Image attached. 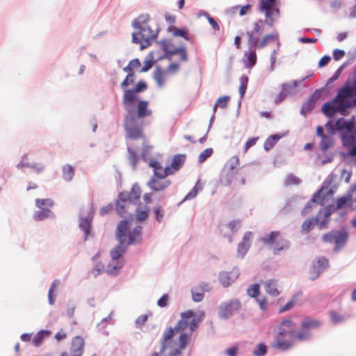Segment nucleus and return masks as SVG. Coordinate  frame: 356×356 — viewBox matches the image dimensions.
Wrapping results in <instances>:
<instances>
[{
	"instance_id": "9d476101",
	"label": "nucleus",
	"mask_w": 356,
	"mask_h": 356,
	"mask_svg": "<svg viewBox=\"0 0 356 356\" xmlns=\"http://www.w3.org/2000/svg\"><path fill=\"white\" fill-rule=\"evenodd\" d=\"M330 266L329 259L325 256H319L312 262L309 270L310 280H316Z\"/></svg>"
},
{
	"instance_id": "69168bd1",
	"label": "nucleus",
	"mask_w": 356,
	"mask_h": 356,
	"mask_svg": "<svg viewBox=\"0 0 356 356\" xmlns=\"http://www.w3.org/2000/svg\"><path fill=\"white\" fill-rule=\"evenodd\" d=\"M104 270V265L102 261H98L95 264V266L90 270L89 274L94 275L95 277H97Z\"/></svg>"
},
{
	"instance_id": "864d4df0",
	"label": "nucleus",
	"mask_w": 356,
	"mask_h": 356,
	"mask_svg": "<svg viewBox=\"0 0 356 356\" xmlns=\"http://www.w3.org/2000/svg\"><path fill=\"white\" fill-rule=\"evenodd\" d=\"M127 152L129 153V159L130 161L132 168L133 170H136L137 163L139 160V156L131 147H127Z\"/></svg>"
},
{
	"instance_id": "4468645a",
	"label": "nucleus",
	"mask_w": 356,
	"mask_h": 356,
	"mask_svg": "<svg viewBox=\"0 0 356 356\" xmlns=\"http://www.w3.org/2000/svg\"><path fill=\"white\" fill-rule=\"evenodd\" d=\"M152 41L148 35H146L145 31H143V34L136 32L131 33V42L140 44V50L141 51L150 47L152 44Z\"/></svg>"
},
{
	"instance_id": "b1692460",
	"label": "nucleus",
	"mask_w": 356,
	"mask_h": 356,
	"mask_svg": "<svg viewBox=\"0 0 356 356\" xmlns=\"http://www.w3.org/2000/svg\"><path fill=\"white\" fill-rule=\"evenodd\" d=\"M128 248L124 244L123 241H118L110 252V256L113 261L118 262L119 259L127 252Z\"/></svg>"
},
{
	"instance_id": "f3484780",
	"label": "nucleus",
	"mask_w": 356,
	"mask_h": 356,
	"mask_svg": "<svg viewBox=\"0 0 356 356\" xmlns=\"http://www.w3.org/2000/svg\"><path fill=\"white\" fill-rule=\"evenodd\" d=\"M289 133V131H286L282 133H277L270 135L264 141V149L266 152L270 151L276 143L282 138L286 136Z\"/></svg>"
},
{
	"instance_id": "49530a36",
	"label": "nucleus",
	"mask_w": 356,
	"mask_h": 356,
	"mask_svg": "<svg viewBox=\"0 0 356 356\" xmlns=\"http://www.w3.org/2000/svg\"><path fill=\"white\" fill-rule=\"evenodd\" d=\"M268 351V346L264 342H260L254 347L252 355L254 356H265Z\"/></svg>"
},
{
	"instance_id": "052dcab7",
	"label": "nucleus",
	"mask_w": 356,
	"mask_h": 356,
	"mask_svg": "<svg viewBox=\"0 0 356 356\" xmlns=\"http://www.w3.org/2000/svg\"><path fill=\"white\" fill-rule=\"evenodd\" d=\"M247 294L253 298H257L260 295V285L258 283L251 284L247 289Z\"/></svg>"
},
{
	"instance_id": "412c9836",
	"label": "nucleus",
	"mask_w": 356,
	"mask_h": 356,
	"mask_svg": "<svg viewBox=\"0 0 356 356\" xmlns=\"http://www.w3.org/2000/svg\"><path fill=\"white\" fill-rule=\"evenodd\" d=\"M186 159V155L185 154H177L172 156L171 163L166 166L169 167L170 170H172L174 174L182 168L185 163Z\"/></svg>"
},
{
	"instance_id": "6e6d98bb",
	"label": "nucleus",
	"mask_w": 356,
	"mask_h": 356,
	"mask_svg": "<svg viewBox=\"0 0 356 356\" xmlns=\"http://www.w3.org/2000/svg\"><path fill=\"white\" fill-rule=\"evenodd\" d=\"M35 206L39 208H51L54 206V201L51 198H45V199H36L35 200Z\"/></svg>"
},
{
	"instance_id": "dca6fc26",
	"label": "nucleus",
	"mask_w": 356,
	"mask_h": 356,
	"mask_svg": "<svg viewBox=\"0 0 356 356\" xmlns=\"http://www.w3.org/2000/svg\"><path fill=\"white\" fill-rule=\"evenodd\" d=\"M323 209H321L318 212V214L312 218H307L301 225L302 234H307L311 232L315 225L319 227L320 216H321Z\"/></svg>"
},
{
	"instance_id": "4be33fe9",
	"label": "nucleus",
	"mask_w": 356,
	"mask_h": 356,
	"mask_svg": "<svg viewBox=\"0 0 356 356\" xmlns=\"http://www.w3.org/2000/svg\"><path fill=\"white\" fill-rule=\"evenodd\" d=\"M249 78L247 75L243 74L240 77V86L238 88V92L240 95V99L238 102L237 104V110H236V115L238 116L240 113V108L241 106V99L244 97L247 88H248V83Z\"/></svg>"
},
{
	"instance_id": "3c124183",
	"label": "nucleus",
	"mask_w": 356,
	"mask_h": 356,
	"mask_svg": "<svg viewBox=\"0 0 356 356\" xmlns=\"http://www.w3.org/2000/svg\"><path fill=\"white\" fill-rule=\"evenodd\" d=\"M329 316L331 323L334 325L339 324L345 321V317L335 310H331L329 312Z\"/></svg>"
},
{
	"instance_id": "bb28decb",
	"label": "nucleus",
	"mask_w": 356,
	"mask_h": 356,
	"mask_svg": "<svg viewBox=\"0 0 356 356\" xmlns=\"http://www.w3.org/2000/svg\"><path fill=\"white\" fill-rule=\"evenodd\" d=\"M149 21V15L148 14H140L132 21L131 26L134 29L138 30L137 33L143 34V31H145L143 26Z\"/></svg>"
},
{
	"instance_id": "09e8293b",
	"label": "nucleus",
	"mask_w": 356,
	"mask_h": 356,
	"mask_svg": "<svg viewBox=\"0 0 356 356\" xmlns=\"http://www.w3.org/2000/svg\"><path fill=\"white\" fill-rule=\"evenodd\" d=\"M278 38V33H268L265 35L261 40L260 42L258 44V49H261L266 47L268 43L271 40H275V39Z\"/></svg>"
},
{
	"instance_id": "c756f323",
	"label": "nucleus",
	"mask_w": 356,
	"mask_h": 356,
	"mask_svg": "<svg viewBox=\"0 0 356 356\" xmlns=\"http://www.w3.org/2000/svg\"><path fill=\"white\" fill-rule=\"evenodd\" d=\"M236 172L237 171H230L223 168L220 175V183L224 186H230Z\"/></svg>"
},
{
	"instance_id": "c9c22d12",
	"label": "nucleus",
	"mask_w": 356,
	"mask_h": 356,
	"mask_svg": "<svg viewBox=\"0 0 356 356\" xmlns=\"http://www.w3.org/2000/svg\"><path fill=\"white\" fill-rule=\"evenodd\" d=\"M280 234V233L279 231H271L268 234H266L262 236L260 240L265 245H273L278 239Z\"/></svg>"
},
{
	"instance_id": "4c0bfd02",
	"label": "nucleus",
	"mask_w": 356,
	"mask_h": 356,
	"mask_svg": "<svg viewBox=\"0 0 356 356\" xmlns=\"http://www.w3.org/2000/svg\"><path fill=\"white\" fill-rule=\"evenodd\" d=\"M141 193L142 191L139 184L137 182L134 183L132 185L131 191L129 192V193H131V195H133L132 201L134 205H136L140 203V199L141 197Z\"/></svg>"
},
{
	"instance_id": "7ed1b4c3",
	"label": "nucleus",
	"mask_w": 356,
	"mask_h": 356,
	"mask_svg": "<svg viewBox=\"0 0 356 356\" xmlns=\"http://www.w3.org/2000/svg\"><path fill=\"white\" fill-rule=\"evenodd\" d=\"M204 316V312H202L199 315L192 309L184 312L181 313V319L178 321L174 327V330L177 332L181 333L184 332V330L188 327L191 332H193L198 328Z\"/></svg>"
},
{
	"instance_id": "a18cd8bd",
	"label": "nucleus",
	"mask_w": 356,
	"mask_h": 356,
	"mask_svg": "<svg viewBox=\"0 0 356 356\" xmlns=\"http://www.w3.org/2000/svg\"><path fill=\"white\" fill-rule=\"evenodd\" d=\"M74 175V167L67 164L63 167V178L66 181H70Z\"/></svg>"
},
{
	"instance_id": "72a5a7b5",
	"label": "nucleus",
	"mask_w": 356,
	"mask_h": 356,
	"mask_svg": "<svg viewBox=\"0 0 356 356\" xmlns=\"http://www.w3.org/2000/svg\"><path fill=\"white\" fill-rule=\"evenodd\" d=\"M298 198V195H293L288 198L285 204L280 209L278 213L280 215H286L291 213L294 209L293 203L295 202Z\"/></svg>"
},
{
	"instance_id": "774afa93",
	"label": "nucleus",
	"mask_w": 356,
	"mask_h": 356,
	"mask_svg": "<svg viewBox=\"0 0 356 356\" xmlns=\"http://www.w3.org/2000/svg\"><path fill=\"white\" fill-rule=\"evenodd\" d=\"M76 307V302L73 300H69L66 304L67 316L71 318L74 316V310Z\"/></svg>"
},
{
	"instance_id": "7c9ffc66",
	"label": "nucleus",
	"mask_w": 356,
	"mask_h": 356,
	"mask_svg": "<svg viewBox=\"0 0 356 356\" xmlns=\"http://www.w3.org/2000/svg\"><path fill=\"white\" fill-rule=\"evenodd\" d=\"M291 241L288 239L280 238L277 239L272 248L273 254H278L280 251L289 250L291 248Z\"/></svg>"
},
{
	"instance_id": "ddd939ff",
	"label": "nucleus",
	"mask_w": 356,
	"mask_h": 356,
	"mask_svg": "<svg viewBox=\"0 0 356 356\" xmlns=\"http://www.w3.org/2000/svg\"><path fill=\"white\" fill-rule=\"evenodd\" d=\"M348 121L343 117L337 119V120H330L327 121L325 125L327 131L330 135H334L338 131L343 129L347 124Z\"/></svg>"
},
{
	"instance_id": "a211bd4d",
	"label": "nucleus",
	"mask_w": 356,
	"mask_h": 356,
	"mask_svg": "<svg viewBox=\"0 0 356 356\" xmlns=\"http://www.w3.org/2000/svg\"><path fill=\"white\" fill-rule=\"evenodd\" d=\"M242 62L247 69L252 68L257 62V56L255 49H248L244 52Z\"/></svg>"
},
{
	"instance_id": "f704fd0d",
	"label": "nucleus",
	"mask_w": 356,
	"mask_h": 356,
	"mask_svg": "<svg viewBox=\"0 0 356 356\" xmlns=\"http://www.w3.org/2000/svg\"><path fill=\"white\" fill-rule=\"evenodd\" d=\"M51 334V331L48 330H40L33 337L32 340L33 344L35 347H39L43 342L45 338L48 337Z\"/></svg>"
},
{
	"instance_id": "c85d7f7f",
	"label": "nucleus",
	"mask_w": 356,
	"mask_h": 356,
	"mask_svg": "<svg viewBox=\"0 0 356 356\" xmlns=\"http://www.w3.org/2000/svg\"><path fill=\"white\" fill-rule=\"evenodd\" d=\"M156 42L161 46V49L164 52L166 60H171L173 56L171 47H174L172 41L169 39L164 38Z\"/></svg>"
},
{
	"instance_id": "0e129e2a",
	"label": "nucleus",
	"mask_w": 356,
	"mask_h": 356,
	"mask_svg": "<svg viewBox=\"0 0 356 356\" xmlns=\"http://www.w3.org/2000/svg\"><path fill=\"white\" fill-rule=\"evenodd\" d=\"M213 153V149L211 147H208L204 149L198 156V162L200 163H204L208 158L211 156Z\"/></svg>"
},
{
	"instance_id": "f03ea898",
	"label": "nucleus",
	"mask_w": 356,
	"mask_h": 356,
	"mask_svg": "<svg viewBox=\"0 0 356 356\" xmlns=\"http://www.w3.org/2000/svg\"><path fill=\"white\" fill-rule=\"evenodd\" d=\"M346 88L343 85L340 86L335 97L322 104L321 111L326 118L332 119L338 113L343 115L348 113L347 106L350 105V102H346Z\"/></svg>"
},
{
	"instance_id": "13d9d810",
	"label": "nucleus",
	"mask_w": 356,
	"mask_h": 356,
	"mask_svg": "<svg viewBox=\"0 0 356 356\" xmlns=\"http://www.w3.org/2000/svg\"><path fill=\"white\" fill-rule=\"evenodd\" d=\"M250 246L251 243L240 242L237 245V257L243 258L250 248Z\"/></svg>"
},
{
	"instance_id": "6ab92c4d",
	"label": "nucleus",
	"mask_w": 356,
	"mask_h": 356,
	"mask_svg": "<svg viewBox=\"0 0 356 356\" xmlns=\"http://www.w3.org/2000/svg\"><path fill=\"white\" fill-rule=\"evenodd\" d=\"M323 217L319 222V229L327 228V226L330 222V216L332 213L337 211L334 209V204H329L326 205L323 209Z\"/></svg>"
},
{
	"instance_id": "393cba45",
	"label": "nucleus",
	"mask_w": 356,
	"mask_h": 356,
	"mask_svg": "<svg viewBox=\"0 0 356 356\" xmlns=\"http://www.w3.org/2000/svg\"><path fill=\"white\" fill-rule=\"evenodd\" d=\"M283 338H274L271 347L282 352L288 351L293 347V343L290 340L282 339Z\"/></svg>"
},
{
	"instance_id": "a878e982",
	"label": "nucleus",
	"mask_w": 356,
	"mask_h": 356,
	"mask_svg": "<svg viewBox=\"0 0 356 356\" xmlns=\"http://www.w3.org/2000/svg\"><path fill=\"white\" fill-rule=\"evenodd\" d=\"M55 217V213L49 208L40 209L35 211L33 216V220L36 222L42 221L47 218L54 219Z\"/></svg>"
},
{
	"instance_id": "473e14b6",
	"label": "nucleus",
	"mask_w": 356,
	"mask_h": 356,
	"mask_svg": "<svg viewBox=\"0 0 356 356\" xmlns=\"http://www.w3.org/2000/svg\"><path fill=\"white\" fill-rule=\"evenodd\" d=\"M352 202L353 200L345 194L336 199V204H334V209L338 211L341 209L350 207Z\"/></svg>"
},
{
	"instance_id": "f257e3e1",
	"label": "nucleus",
	"mask_w": 356,
	"mask_h": 356,
	"mask_svg": "<svg viewBox=\"0 0 356 356\" xmlns=\"http://www.w3.org/2000/svg\"><path fill=\"white\" fill-rule=\"evenodd\" d=\"M147 83L144 80L138 81L134 87L124 90L122 104L126 114L124 116L123 127L126 138L137 140L143 137V120L152 115L149 108V102L141 99L139 94L147 89Z\"/></svg>"
},
{
	"instance_id": "e2e57ef3",
	"label": "nucleus",
	"mask_w": 356,
	"mask_h": 356,
	"mask_svg": "<svg viewBox=\"0 0 356 356\" xmlns=\"http://www.w3.org/2000/svg\"><path fill=\"white\" fill-rule=\"evenodd\" d=\"M58 280H55L49 289V291H48V302L50 305H54L55 304V301H56V295L54 293V289L56 287L57 284H58Z\"/></svg>"
},
{
	"instance_id": "9b49d317",
	"label": "nucleus",
	"mask_w": 356,
	"mask_h": 356,
	"mask_svg": "<svg viewBox=\"0 0 356 356\" xmlns=\"http://www.w3.org/2000/svg\"><path fill=\"white\" fill-rule=\"evenodd\" d=\"M133 220L132 213H129L127 217L122 219L117 225L115 230V238L118 241H123L127 238L131 231V226Z\"/></svg>"
},
{
	"instance_id": "5701e85b",
	"label": "nucleus",
	"mask_w": 356,
	"mask_h": 356,
	"mask_svg": "<svg viewBox=\"0 0 356 356\" xmlns=\"http://www.w3.org/2000/svg\"><path fill=\"white\" fill-rule=\"evenodd\" d=\"M167 31L171 32L174 37H180L186 41H191V38L189 35L188 29L186 27H177L175 25H170L168 27Z\"/></svg>"
},
{
	"instance_id": "5fc2aeb1",
	"label": "nucleus",
	"mask_w": 356,
	"mask_h": 356,
	"mask_svg": "<svg viewBox=\"0 0 356 356\" xmlns=\"http://www.w3.org/2000/svg\"><path fill=\"white\" fill-rule=\"evenodd\" d=\"M198 183L199 181L196 182L195 185L193 187V188L185 195L181 202L179 203V205H180L182 202L192 200L197 196L198 191L202 190V188L197 186Z\"/></svg>"
},
{
	"instance_id": "2f4dec72",
	"label": "nucleus",
	"mask_w": 356,
	"mask_h": 356,
	"mask_svg": "<svg viewBox=\"0 0 356 356\" xmlns=\"http://www.w3.org/2000/svg\"><path fill=\"white\" fill-rule=\"evenodd\" d=\"M136 205L138 207L135 210L136 219L138 222L142 223L148 218L150 213V209L145 205V209L143 210L140 208V203Z\"/></svg>"
},
{
	"instance_id": "39448f33",
	"label": "nucleus",
	"mask_w": 356,
	"mask_h": 356,
	"mask_svg": "<svg viewBox=\"0 0 356 356\" xmlns=\"http://www.w3.org/2000/svg\"><path fill=\"white\" fill-rule=\"evenodd\" d=\"M172 175H173V171L170 170V168L165 166L161 170L154 171L153 175L146 185L154 192L163 191L171 185L172 181L165 178Z\"/></svg>"
},
{
	"instance_id": "20e7f679",
	"label": "nucleus",
	"mask_w": 356,
	"mask_h": 356,
	"mask_svg": "<svg viewBox=\"0 0 356 356\" xmlns=\"http://www.w3.org/2000/svg\"><path fill=\"white\" fill-rule=\"evenodd\" d=\"M349 233L346 226L341 227L339 229H332L323 235L322 241L326 243L334 245L333 251L339 252L343 248L348 241Z\"/></svg>"
},
{
	"instance_id": "bf43d9fd",
	"label": "nucleus",
	"mask_w": 356,
	"mask_h": 356,
	"mask_svg": "<svg viewBox=\"0 0 356 356\" xmlns=\"http://www.w3.org/2000/svg\"><path fill=\"white\" fill-rule=\"evenodd\" d=\"M129 204V203H122L120 202H115V211L118 216L120 217H124L125 214L127 213V205Z\"/></svg>"
},
{
	"instance_id": "c03bdc74",
	"label": "nucleus",
	"mask_w": 356,
	"mask_h": 356,
	"mask_svg": "<svg viewBox=\"0 0 356 356\" xmlns=\"http://www.w3.org/2000/svg\"><path fill=\"white\" fill-rule=\"evenodd\" d=\"M191 332L190 334H187L186 332H181L179 336L177 338L178 340V347L180 349L184 350L187 345L190 343Z\"/></svg>"
},
{
	"instance_id": "de8ad7c7",
	"label": "nucleus",
	"mask_w": 356,
	"mask_h": 356,
	"mask_svg": "<svg viewBox=\"0 0 356 356\" xmlns=\"http://www.w3.org/2000/svg\"><path fill=\"white\" fill-rule=\"evenodd\" d=\"M239 164V157L237 155L232 156L225 164L224 168L230 171H237L236 166Z\"/></svg>"
},
{
	"instance_id": "ea45409f",
	"label": "nucleus",
	"mask_w": 356,
	"mask_h": 356,
	"mask_svg": "<svg viewBox=\"0 0 356 356\" xmlns=\"http://www.w3.org/2000/svg\"><path fill=\"white\" fill-rule=\"evenodd\" d=\"M265 290L273 297L278 296L280 291L276 288V281L275 280H268L265 282Z\"/></svg>"
},
{
	"instance_id": "e433bc0d",
	"label": "nucleus",
	"mask_w": 356,
	"mask_h": 356,
	"mask_svg": "<svg viewBox=\"0 0 356 356\" xmlns=\"http://www.w3.org/2000/svg\"><path fill=\"white\" fill-rule=\"evenodd\" d=\"M316 102L308 97L306 102H304L300 108V113L303 117H307V115L314 109Z\"/></svg>"
},
{
	"instance_id": "8fccbe9b",
	"label": "nucleus",
	"mask_w": 356,
	"mask_h": 356,
	"mask_svg": "<svg viewBox=\"0 0 356 356\" xmlns=\"http://www.w3.org/2000/svg\"><path fill=\"white\" fill-rule=\"evenodd\" d=\"M334 144L333 138L331 136H327L324 138H321L320 143V148L323 152L327 151L330 149Z\"/></svg>"
},
{
	"instance_id": "58836bf2",
	"label": "nucleus",
	"mask_w": 356,
	"mask_h": 356,
	"mask_svg": "<svg viewBox=\"0 0 356 356\" xmlns=\"http://www.w3.org/2000/svg\"><path fill=\"white\" fill-rule=\"evenodd\" d=\"M354 60V57L352 58H350L348 59V60L345 61L342 65H341L337 69V70L334 72V73L332 74V76L329 78L327 79L328 81V83H333L334 81H337L341 72H343V70L349 65L352 63V61Z\"/></svg>"
},
{
	"instance_id": "cd10ccee",
	"label": "nucleus",
	"mask_w": 356,
	"mask_h": 356,
	"mask_svg": "<svg viewBox=\"0 0 356 356\" xmlns=\"http://www.w3.org/2000/svg\"><path fill=\"white\" fill-rule=\"evenodd\" d=\"M314 204L323 206L324 204V199L317 193H314L311 199L307 202L305 207L302 209L301 214L302 216L306 215L309 211V210L313 208Z\"/></svg>"
},
{
	"instance_id": "1a4fd4ad",
	"label": "nucleus",
	"mask_w": 356,
	"mask_h": 356,
	"mask_svg": "<svg viewBox=\"0 0 356 356\" xmlns=\"http://www.w3.org/2000/svg\"><path fill=\"white\" fill-rule=\"evenodd\" d=\"M295 326V323L291 319L282 321L277 325V330H274L273 337L285 338L289 335L292 339H296Z\"/></svg>"
},
{
	"instance_id": "680f3d73",
	"label": "nucleus",
	"mask_w": 356,
	"mask_h": 356,
	"mask_svg": "<svg viewBox=\"0 0 356 356\" xmlns=\"http://www.w3.org/2000/svg\"><path fill=\"white\" fill-rule=\"evenodd\" d=\"M115 202H120L124 203H129V204H133L132 197L131 196V193H129L127 191H122L118 193V199Z\"/></svg>"
},
{
	"instance_id": "423d86ee",
	"label": "nucleus",
	"mask_w": 356,
	"mask_h": 356,
	"mask_svg": "<svg viewBox=\"0 0 356 356\" xmlns=\"http://www.w3.org/2000/svg\"><path fill=\"white\" fill-rule=\"evenodd\" d=\"M322 325V322L316 318L305 317L300 323V330L296 334V339L299 341L309 340L312 337V330H317Z\"/></svg>"
},
{
	"instance_id": "f8f14e48",
	"label": "nucleus",
	"mask_w": 356,
	"mask_h": 356,
	"mask_svg": "<svg viewBox=\"0 0 356 356\" xmlns=\"http://www.w3.org/2000/svg\"><path fill=\"white\" fill-rule=\"evenodd\" d=\"M300 81L293 80L291 82L281 84V90L275 99V103L279 104L283 102L289 95H294L296 92V88L299 86Z\"/></svg>"
},
{
	"instance_id": "603ef678",
	"label": "nucleus",
	"mask_w": 356,
	"mask_h": 356,
	"mask_svg": "<svg viewBox=\"0 0 356 356\" xmlns=\"http://www.w3.org/2000/svg\"><path fill=\"white\" fill-rule=\"evenodd\" d=\"M163 75H164V71L163 69L159 66H156V70L154 72L153 78L156 81V83L159 86H162L164 82L163 80Z\"/></svg>"
},
{
	"instance_id": "6e6552de",
	"label": "nucleus",
	"mask_w": 356,
	"mask_h": 356,
	"mask_svg": "<svg viewBox=\"0 0 356 356\" xmlns=\"http://www.w3.org/2000/svg\"><path fill=\"white\" fill-rule=\"evenodd\" d=\"M94 213L92 204L90 211L86 215L82 212L79 213V228L83 233V241H86L91 235Z\"/></svg>"
},
{
	"instance_id": "37998d69",
	"label": "nucleus",
	"mask_w": 356,
	"mask_h": 356,
	"mask_svg": "<svg viewBox=\"0 0 356 356\" xmlns=\"http://www.w3.org/2000/svg\"><path fill=\"white\" fill-rule=\"evenodd\" d=\"M136 79V73L135 72H129L127 74L124 80L120 83V88H122L123 93L124 92V90L128 89L130 85L134 84Z\"/></svg>"
},
{
	"instance_id": "338daca9",
	"label": "nucleus",
	"mask_w": 356,
	"mask_h": 356,
	"mask_svg": "<svg viewBox=\"0 0 356 356\" xmlns=\"http://www.w3.org/2000/svg\"><path fill=\"white\" fill-rule=\"evenodd\" d=\"M176 333L177 332L175 331V330H174V327L169 326L165 330L161 339H163V341H171Z\"/></svg>"
},
{
	"instance_id": "aec40b11",
	"label": "nucleus",
	"mask_w": 356,
	"mask_h": 356,
	"mask_svg": "<svg viewBox=\"0 0 356 356\" xmlns=\"http://www.w3.org/2000/svg\"><path fill=\"white\" fill-rule=\"evenodd\" d=\"M84 340L81 336H76L72 339L71 347V356H81L83 353Z\"/></svg>"
},
{
	"instance_id": "0eeeda50",
	"label": "nucleus",
	"mask_w": 356,
	"mask_h": 356,
	"mask_svg": "<svg viewBox=\"0 0 356 356\" xmlns=\"http://www.w3.org/2000/svg\"><path fill=\"white\" fill-rule=\"evenodd\" d=\"M241 307V301L236 298L222 302L218 308V316L221 319L227 320Z\"/></svg>"
},
{
	"instance_id": "4d7b16f0",
	"label": "nucleus",
	"mask_w": 356,
	"mask_h": 356,
	"mask_svg": "<svg viewBox=\"0 0 356 356\" xmlns=\"http://www.w3.org/2000/svg\"><path fill=\"white\" fill-rule=\"evenodd\" d=\"M246 34L248 36V46L249 49H255L256 48H258V41L259 40V35H256L253 33H250V31H247Z\"/></svg>"
},
{
	"instance_id": "a19ab883",
	"label": "nucleus",
	"mask_w": 356,
	"mask_h": 356,
	"mask_svg": "<svg viewBox=\"0 0 356 356\" xmlns=\"http://www.w3.org/2000/svg\"><path fill=\"white\" fill-rule=\"evenodd\" d=\"M335 177V175L333 173H330L329 177L324 180V181L321 185L320 188L315 192L318 195L321 196L325 200V195L323 194V191L327 190L329 186L331 185L333 177Z\"/></svg>"
},
{
	"instance_id": "2eb2a0df",
	"label": "nucleus",
	"mask_w": 356,
	"mask_h": 356,
	"mask_svg": "<svg viewBox=\"0 0 356 356\" xmlns=\"http://www.w3.org/2000/svg\"><path fill=\"white\" fill-rule=\"evenodd\" d=\"M239 273L238 271L232 272L220 271L218 275V280L222 287L227 288L238 277Z\"/></svg>"
},
{
	"instance_id": "79ce46f5",
	"label": "nucleus",
	"mask_w": 356,
	"mask_h": 356,
	"mask_svg": "<svg viewBox=\"0 0 356 356\" xmlns=\"http://www.w3.org/2000/svg\"><path fill=\"white\" fill-rule=\"evenodd\" d=\"M143 241V238L138 237L137 235H135L133 232L130 231L129 236H127V238L124 239V244L129 248L130 245H135L141 244Z\"/></svg>"
}]
</instances>
